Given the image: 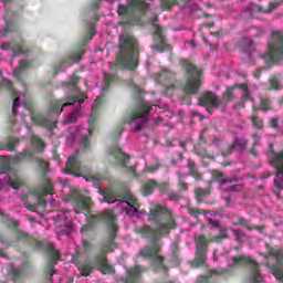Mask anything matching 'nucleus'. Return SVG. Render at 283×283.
Masks as SVG:
<instances>
[{
  "label": "nucleus",
  "mask_w": 283,
  "mask_h": 283,
  "mask_svg": "<svg viewBox=\"0 0 283 283\" xmlns=\"http://www.w3.org/2000/svg\"><path fill=\"white\" fill-rule=\"evenodd\" d=\"M158 218H161L163 222L159 223L157 229H154L149 226H142L135 229L136 233H139L143 238L148 240H160L163 235L169 234L171 229H176V220L171 211L167 210L165 206L155 205L150 208V213L148 220L156 222Z\"/></svg>",
  "instance_id": "f257e3e1"
},
{
  "label": "nucleus",
  "mask_w": 283,
  "mask_h": 283,
  "mask_svg": "<svg viewBox=\"0 0 283 283\" xmlns=\"http://www.w3.org/2000/svg\"><path fill=\"white\" fill-rule=\"evenodd\" d=\"M93 220H104L108 224V244L102 248V254L95 259V264L104 275L112 274L114 273V268L107 264L105 253H112L114 251L112 244H114V238H116V232L118 231V226L115 222L116 216H114V212L105 210L104 212L93 214Z\"/></svg>",
  "instance_id": "f03ea898"
},
{
  "label": "nucleus",
  "mask_w": 283,
  "mask_h": 283,
  "mask_svg": "<svg viewBox=\"0 0 283 283\" xmlns=\"http://www.w3.org/2000/svg\"><path fill=\"white\" fill-rule=\"evenodd\" d=\"M138 43L136 39L128 33H123L119 38V55L116 59V65L136 70L138 67Z\"/></svg>",
  "instance_id": "7ed1b4c3"
},
{
  "label": "nucleus",
  "mask_w": 283,
  "mask_h": 283,
  "mask_svg": "<svg viewBox=\"0 0 283 283\" xmlns=\"http://www.w3.org/2000/svg\"><path fill=\"white\" fill-rule=\"evenodd\" d=\"M184 70H186L188 78L184 86V92L186 94H198L200 90V76H202V71L196 67L191 62L185 60L182 62Z\"/></svg>",
  "instance_id": "20e7f679"
},
{
  "label": "nucleus",
  "mask_w": 283,
  "mask_h": 283,
  "mask_svg": "<svg viewBox=\"0 0 283 283\" xmlns=\"http://www.w3.org/2000/svg\"><path fill=\"white\" fill-rule=\"evenodd\" d=\"M268 50L263 59L270 63H275L283 54V31H274L272 33V41L269 42Z\"/></svg>",
  "instance_id": "39448f33"
},
{
  "label": "nucleus",
  "mask_w": 283,
  "mask_h": 283,
  "mask_svg": "<svg viewBox=\"0 0 283 283\" xmlns=\"http://www.w3.org/2000/svg\"><path fill=\"white\" fill-rule=\"evenodd\" d=\"M33 193L38 200L36 203H29L28 196H25V195L21 196V200H22V202H24V205H25L27 209H29V211H34V209H36V207H45L46 202L43 200V198H45V196H48V193L52 195V181L46 180L45 186L40 190H35Z\"/></svg>",
  "instance_id": "423d86ee"
},
{
  "label": "nucleus",
  "mask_w": 283,
  "mask_h": 283,
  "mask_svg": "<svg viewBox=\"0 0 283 283\" xmlns=\"http://www.w3.org/2000/svg\"><path fill=\"white\" fill-rule=\"evenodd\" d=\"M220 238L216 237L213 239L208 240L206 235L197 234L195 237V242L197 247V258L195 259V263L197 266H202L205 264V260H207V248L209 242H218Z\"/></svg>",
  "instance_id": "0eeeda50"
},
{
  "label": "nucleus",
  "mask_w": 283,
  "mask_h": 283,
  "mask_svg": "<svg viewBox=\"0 0 283 283\" xmlns=\"http://www.w3.org/2000/svg\"><path fill=\"white\" fill-rule=\"evenodd\" d=\"M138 255H140V258H148L149 260H153L154 264L165 269V265L163 264L165 258L160 255V244L154 243L151 245H145L139 250Z\"/></svg>",
  "instance_id": "6e6552de"
},
{
  "label": "nucleus",
  "mask_w": 283,
  "mask_h": 283,
  "mask_svg": "<svg viewBox=\"0 0 283 283\" xmlns=\"http://www.w3.org/2000/svg\"><path fill=\"white\" fill-rule=\"evenodd\" d=\"M117 207L123 209V211H126L127 216H136L140 206L138 205V201L134 195L126 192L123 196V200L118 201Z\"/></svg>",
  "instance_id": "1a4fd4ad"
},
{
  "label": "nucleus",
  "mask_w": 283,
  "mask_h": 283,
  "mask_svg": "<svg viewBox=\"0 0 283 283\" xmlns=\"http://www.w3.org/2000/svg\"><path fill=\"white\" fill-rule=\"evenodd\" d=\"M233 264H250L251 269H252V281L254 283H261L264 282V277L262 276V274L260 273V270L258 268V263L255 261H253L251 258L249 256H244V255H239V256H233L232 258Z\"/></svg>",
  "instance_id": "9d476101"
},
{
  "label": "nucleus",
  "mask_w": 283,
  "mask_h": 283,
  "mask_svg": "<svg viewBox=\"0 0 283 283\" xmlns=\"http://www.w3.org/2000/svg\"><path fill=\"white\" fill-rule=\"evenodd\" d=\"M151 109V106L148 104H142L136 112L133 113V115L127 119V123H134V120H139L136 124L137 132H140L143 129V125L147 123V114H149V111Z\"/></svg>",
  "instance_id": "9b49d317"
},
{
  "label": "nucleus",
  "mask_w": 283,
  "mask_h": 283,
  "mask_svg": "<svg viewBox=\"0 0 283 283\" xmlns=\"http://www.w3.org/2000/svg\"><path fill=\"white\" fill-rule=\"evenodd\" d=\"M199 104L202 107H207V109H217L218 107H222V99L213 92H206L199 97Z\"/></svg>",
  "instance_id": "f8f14e48"
},
{
  "label": "nucleus",
  "mask_w": 283,
  "mask_h": 283,
  "mask_svg": "<svg viewBox=\"0 0 283 283\" xmlns=\"http://www.w3.org/2000/svg\"><path fill=\"white\" fill-rule=\"evenodd\" d=\"M64 171L73 174V176H83L85 174V167H82L81 161H78V154L69 157Z\"/></svg>",
  "instance_id": "ddd939ff"
},
{
  "label": "nucleus",
  "mask_w": 283,
  "mask_h": 283,
  "mask_svg": "<svg viewBox=\"0 0 283 283\" xmlns=\"http://www.w3.org/2000/svg\"><path fill=\"white\" fill-rule=\"evenodd\" d=\"M76 101L78 103H83V101H85V97L83 95H81V96H76V97H67L66 102H64L63 99L54 101L51 104V109H52V112H55L56 114H59V108L61 107V109H60V114H61V112H63L64 107H67V105H74V103H76Z\"/></svg>",
  "instance_id": "4468645a"
},
{
  "label": "nucleus",
  "mask_w": 283,
  "mask_h": 283,
  "mask_svg": "<svg viewBox=\"0 0 283 283\" xmlns=\"http://www.w3.org/2000/svg\"><path fill=\"white\" fill-rule=\"evenodd\" d=\"M154 41L155 44L151 46L153 50H156L157 52H163L165 48H167V44L165 43V35H163V28L156 24Z\"/></svg>",
  "instance_id": "2eb2a0df"
},
{
  "label": "nucleus",
  "mask_w": 283,
  "mask_h": 283,
  "mask_svg": "<svg viewBox=\"0 0 283 283\" xmlns=\"http://www.w3.org/2000/svg\"><path fill=\"white\" fill-rule=\"evenodd\" d=\"M129 8H136L137 10H147L149 8V3L143 0H134L130 7L119 6L117 12L118 14H129Z\"/></svg>",
  "instance_id": "dca6fc26"
},
{
  "label": "nucleus",
  "mask_w": 283,
  "mask_h": 283,
  "mask_svg": "<svg viewBox=\"0 0 283 283\" xmlns=\"http://www.w3.org/2000/svg\"><path fill=\"white\" fill-rule=\"evenodd\" d=\"M93 205L94 203L92 202V198L81 196L77 199V202L75 206V213H81L82 211H87V209H92Z\"/></svg>",
  "instance_id": "f3484780"
},
{
  "label": "nucleus",
  "mask_w": 283,
  "mask_h": 283,
  "mask_svg": "<svg viewBox=\"0 0 283 283\" xmlns=\"http://www.w3.org/2000/svg\"><path fill=\"white\" fill-rule=\"evenodd\" d=\"M233 224L240 226V227H245L248 231H253L255 229L256 231H264V226H251V221L242 218V217H237L232 220Z\"/></svg>",
  "instance_id": "a211bd4d"
},
{
  "label": "nucleus",
  "mask_w": 283,
  "mask_h": 283,
  "mask_svg": "<svg viewBox=\"0 0 283 283\" xmlns=\"http://www.w3.org/2000/svg\"><path fill=\"white\" fill-rule=\"evenodd\" d=\"M270 163L276 167L279 174H283V150L270 155Z\"/></svg>",
  "instance_id": "6ab92c4d"
},
{
  "label": "nucleus",
  "mask_w": 283,
  "mask_h": 283,
  "mask_svg": "<svg viewBox=\"0 0 283 283\" xmlns=\"http://www.w3.org/2000/svg\"><path fill=\"white\" fill-rule=\"evenodd\" d=\"M112 156H114V158H116V160H118L119 165H123V167H125V165H127V161L129 160V156L125 155L120 148H115L114 150H112Z\"/></svg>",
  "instance_id": "aec40b11"
},
{
  "label": "nucleus",
  "mask_w": 283,
  "mask_h": 283,
  "mask_svg": "<svg viewBox=\"0 0 283 283\" xmlns=\"http://www.w3.org/2000/svg\"><path fill=\"white\" fill-rule=\"evenodd\" d=\"M249 144V142L247 139H235L233 145L229 146L228 150L223 151V156H229V154H231V151H233V149H235V147H239V149H244L247 147V145Z\"/></svg>",
  "instance_id": "412c9836"
},
{
  "label": "nucleus",
  "mask_w": 283,
  "mask_h": 283,
  "mask_svg": "<svg viewBox=\"0 0 283 283\" xmlns=\"http://www.w3.org/2000/svg\"><path fill=\"white\" fill-rule=\"evenodd\" d=\"M8 185L11 186L12 189H19L20 187H23L24 182L18 175H9Z\"/></svg>",
  "instance_id": "4be33fe9"
},
{
  "label": "nucleus",
  "mask_w": 283,
  "mask_h": 283,
  "mask_svg": "<svg viewBox=\"0 0 283 283\" xmlns=\"http://www.w3.org/2000/svg\"><path fill=\"white\" fill-rule=\"evenodd\" d=\"M77 269L83 277H87L92 273L94 266L87 262H84L81 263Z\"/></svg>",
  "instance_id": "5701e85b"
},
{
  "label": "nucleus",
  "mask_w": 283,
  "mask_h": 283,
  "mask_svg": "<svg viewBox=\"0 0 283 283\" xmlns=\"http://www.w3.org/2000/svg\"><path fill=\"white\" fill-rule=\"evenodd\" d=\"M245 12H248L250 14V17H252V19H255L258 17V13L260 12H264V9H262V7L258 6V4H253L251 3Z\"/></svg>",
  "instance_id": "b1692460"
},
{
  "label": "nucleus",
  "mask_w": 283,
  "mask_h": 283,
  "mask_svg": "<svg viewBox=\"0 0 283 283\" xmlns=\"http://www.w3.org/2000/svg\"><path fill=\"white\" fill-rule=\"evenodd\" d=\"M259 109H261V112H271L273 109L271 107V99H269V97L260 96Z\"/></svg>",
  "instance_id": "393cba45"
},
{
  "label": "nucleus",
  "mask_w": 283,
  "mask_h": 283,
  "mask_svg": "<svg viewBox=\"0 0 283 283\" xmlns=\"http://www.w3.org/2000/svg\"><path fill=\"white\" fill-rule=\"evenodd\" d=\"M250 120L256 129H262L264 127V120L258 116V113H253L250 117Z\"/></svg>",
  "instance_id": "a878e982"
},
{
  "label": "nucleus",
  "mask_w": 283,
  "mask_h": 283,
  "mask_svg": "<svg viewBox=\"0 0 283 283\" xmlns=\"http://www.w3.org/2000/svg\"><path fill=\"white\" fill-rule=\"evenodd\" d=\"M212 178L217 180V182H220V185H228L229 182H232V180L224 179V174L220 170H213Z\"/></svg>",
  "instance_id": "bb28decb"
},
{
  "label": "nucleus",
  "mask_w": 283,
  "mask_h": 283,
  "mask_svg": "<svg viewBox=\"0 0 283 283\" xmlns=\"http://www.w3.org/2000/svg\"><path fill=\"white\" fill-rule=\"evenodd\" d=\"M78 118H81V109H76L75 112L69 114L65 117L64 123L66 125H70V123H76L78 120Z\"/></svg>",
  "instance_id": "cd10ccee"
},
{
  "label": "nucleus",
  "mask_w": 283,
  "mask_h": 283,
  "mask_svg": "<svg viewBox=\"0 0 283 283\" xmlns=\"http://www.w3.org/2000/svg\"><path fill=\"white\" fill-rule=\"evenodd\" d=\"M232 98H233V88H227L221 99L222 105H227V103H229V101H231Z\"/></svg>",
  "instance_id": "c85d7f7f"
},
{
  "label": "nucleus",
  "mask_w": 283,
  "mask_h": 283,
  "mask_svg": "<svg viewBox=\"0 0 283 283\" xmlns=\"http://www.w3.org/2000/svg\"><path fill=\"white\" fill-rule=\"evenodd\" d=\"M103 196H104L105 202H108V205H114V202H116V197L114 196V193L109 192L108 190H105L103 192Z\"/></svg>",
  "instance_id": "c756f323"
},
{
  "label": "nucleus",
  "mask_w": 283,
  "mask_h": 283,
  "mask_svg": "<svg viewBox=\"0 0 283 283\" xmlns=\"http://www.w3.org/2000/svg\"><path fill=\"white\" fill-rule=\"evenodd\" d=\"M30 65V63L25 60L20 61L19 66L17 67V70L13 71V76H19V74H21L22 70H25V67H28Z\"/></svg>",
  "instance_id": "7c9ffc66"
},
{
  "label": "nucleus",
  "mask_w": 283,
  "mask_h": 283,
  "mask_svg": "<svg viewBox=\"0 0 283 283\" xmlns=\"http://www.w3.org/2000/svg\"><path fill=\"white\" fill-rule=\"evenodd\" d=\"M140 273H143V271L140 270V266H138V265L128 270V276L130 277V280H134V277H138V275H140Z\"/></svg>",
  "instance_id": "2f4dec72"
},
{
  "label": "nucleus",
  "mask_w": 283,
  "mask_h": 283,
  "mask_svg": "<svg viewBox=\"0 0 283 283\" xmlns=\"http://www.w3.org/2000/svg\"><path fill=\"white\" fill-rule=\"evenodd\" d=\"M17 145H19V139L12 137L8 140L6 145V149H9V151H12L14 150V147H17Z\"/></svg>",
  "instance_id": "473e14b6"
},
{
  "label": "nucleus",
  "mask_w": 283,
  "mask_h": 283,
  "mask_svg": "<svg viewBox=\"0 0 283 283\" xmlns=\"http://www.w3.org/2000/svg\"><path fill=\"white\" fill-rule=\"evenodd\" d=\"M158 169H160V163L158 161V159H156V163L154 165L146 166L144 171H149L150 174H154V171H158Z\"/></svg>",
  "instance_id": "72a5a7b5"
},
{
  "label": "nucleus",
  "mask_w": 283,
  "mask_h": 283,
  "mask_svg": "<svg viewBox=\"0 0 283 283\" xmlns=\"http://www.w3.org/2000/svg\"><path fill=\"white\" fill-rule=\"evenodd\" d=\"M154 187H156V181L150 180L148 181L145 186H144V192L145 195H149L151 193V191H154Z\"/></svg>",
  "instance_id": "f704fd0d"
},
{
  "label": "nucleus",
  "mask_w": 283,
  "mask_h": 283,
  "mask_svg": "<svg viewBox=\"0 0 283 283\" xmlns=\"http://www.w3.org/2000/svg\"><path fill=\"white\" fill-rule=\"evenodd\" d=\"M48 249H49V253H50V256L52 258V260H59V251H56V249H54V244L49 243Z\"/></svg>",
  "instance_id": "c9c22d12"
},
{
  "label": "nucleus",
  "mask_w": 283,
  "mask_h": 283,
  "mask_svg": "<svg viewBox=\"0 0 283 283\" xmlns=\"http://www.w3.org/2000/svg\"><path fill=\"white\" fill-rule=\"evenodd\" d=\"M281 3L275 1V2H270L269 3V8L264 9L263 13L264 14H269L271 12H273V10H276V8H280Z\"/></svg>",
  "instance_id": "e433bc0d"
},
{
  "label": "nucleus",
  "mask_w": 283,
  "mask_h": 283,
  "mask_svg": "<svg viewBox=\"0 0 283 283\" xmlns=\"http://www.w3.org/2000/svg\"><path fill=\"white\" fill-rule=\"evenodd\" d=\"M270 85L272 90H280L282 86L280 85V78L273 76L270 78Z\"/></svg>",
  "instance_id": "4c0bfd02"
},
{
  "label": "nucleus",
  "mask_w": 283,
  "mask_h": 283,
  "mask_svg": "<svg viewBox=\"0 0 283 283\" xmlns=\"http://www.w3.org/2000/svg\"><path fill=\"white\" fill-rule=\"evenodd\" d=\"M188 213L193 218H198L201 213H207L205 210H199L198 208H188Z\"/></svg>",
  "instance_id": "58836bf2"
},
{
  "label": "nucleus",
  "mask_w": 283,
  "mask_h": 283,
  "mask_svg": "<svg viewBox=\"0 0 283 283\" xmlns=\"http://www.w3.org/2000/svg\"><path fill=\"white\" fill-rule=\"evenodd\" d=\"M32 145L34 147H38L39 150L43 149V147H45V145L41 142V139L36 136L32 137Z\"/></svg>",
  "instance_id": "ea45409f"
},
{
  "label": "nucleus",
  "mask_w": 283,
  "mask_h": 283,
  "mask_svg": "<svg viewBox=\"0 0 283 283\" xmlns=\"http://www.w3.org/2000/svg\"><path fill=\"white\" fill-rule=\"evenodd\" d=\"M65 229L66 230H62L59 232V238H61V235H63V234L70 235V232L72 231V223L71 222L66 223Z\"/></svg>",
  "instance_id": "a19ab883"
},
{
  "label": "nucleus",
  "mask_w": 283,
  "mask_h": 283,
  "mask_svg": "<svg viewBox=\"0 0 283 283\" xmlns=\"http://www.w3.org/2000/svg\"><path fill=\"white\" fill-rule=\"evenodd\" d=\"M112 81H114V75H112L109 73H105L104 74L105 87H109V83H112Z\"/></svg>",
  "instance_id": "79ce46f5"
},
{
  "label": "nucleus",
  "mask_w": 283,
  "mask_h": 283,
  "mask_svg": "<svg viewBox=\"0 0 283 283\" xmlns=\"http://www.w3.org/2000/svg\"><path fill=\"white\" fill-rule=\"evenodd\" d=\"M196 192V196H198L199 198H202L205 196H207V193H209V191H207L206 189H202V188H197L195 190Z\"/></svg>",
  "instance_id": "37998d69"
},
{
  "label": "nucleus",
  "mask_w": 283,
  "mask_h": 283,
  "mask_svg": "<svg viewBox=\"0 0 283 283\" xmlns=\"http://www.w3.org/2000/svg\"><path fill=\"white\" fill-rule=\"evenodd\" d=\"M40 125H42V127H52V125H54V123H52V122L49 120V119L41 118V119H40Z\"/></svg>",
  "instance_id": "c03bdc74"
},
{
  "label": "nucleus",
  "mask_w": 283,
  "mask_h": 283,
  "mask_svg": "<svg viewBox=\"0 0 283 283\" xmlns=\"http://www.w3.org/2000/svg\"><path fill=\"white\" fill-rule=\"evenodd\" d=\"M189 176H192L195 180H202V174L198 172V170H195L193 172H189Z\"/></svg>",
  "instance_id": "a18cd8bd"
},
{
  "label": "nucleus",
  "mask_w": 283,
  "mask_h": 283,
  "mask_svg": "<svg viewBox=\"0 0 283 283\" xmlns=\"http://www.w3.org/2000/svg\"><path fill=\"white\" fill-rule=\"evenodd\" d=\"M188 168L190 170V174H193V171H198V168H196V163L192 160H188Z\"/></svg>",
  "instance_id": "49530a36"
},
{
  "label": "nucleus",
  "mask_w": 283,
  "mask_h": 283,
  "mask_svg": "<svg viewBox=\"0 0 283 283\" xmlns=\"http://www.w3.org/2000/svg\"><path fill=\"white\" fill-rule=\"evenodd\" d=\"M161 81H165V78H174V73L171 72H164L160 74Z\"/></svg>",
  "instance_id": "de8ad7c7"
},
{
  "label": "nucleus",
  "mask_w": 283,
  "mask_h": 283,
  "mask_svg": "<svg viewBox=\"0 0 283 283\" xmlns=\"http://www.w3.org/2000/svg\"><path fill=\"white\" fill-rule=\"evenodd\" d=\"M280 122V118L274 117L270 120V127H273L274 129H277V123Z\"/></svg>",
  "instance_id": "09e8293b"
},
{
  "label": "nucleus",
  "mask_w": 283,
  "mask_h": 283,
  "mask_svg": "<svg viewBox=\"0 0 283 283\" xmlns=\"http://www.w3.org/2000/svg\"><path fill=\"white\" fill-rule=\"evenodd\" d=\"M274 185H275V187H277L279 189H283V179H282V178H276V179H274Z\"/></svg>",
  "instance_id": "8fccbe9b"
},
{
  "label": "nucleus",
  "mask_w": 283,
  "mask_h": 283,
  "mask_svg": "<svg viewBox=\"0 0 283 283\" xmlns=\"http://www.w3.org/2000/svg\"><path fill=\"white\" fill-rule=\"evenodd\" d=\"M274 276L276 277V280H283V270L274 271Z\"/></svg>",
  "instance_id": "3c124183"
},
{
  "label": "nucleus",
  "mask_w": 283,
  "mask_h": 283,
  "mask_svg": "<svg viewBox=\"0 0 283 283\" xmlns=\"http://www.w3.org/2000/svg\"><path fill=\"white\" fill-rule=\"evenodd\" d=\"M19 107V97L13 101L12 114H17V108Z\"/></svg>",
  "instance_id": "603ef678"
},
{
  "label": "nucleus",
  "mask_w": 283,
  "mask_h": 283,
  "mask_svg": "<svg viewBox=\"0 0 283 283\" xmlns=\"http://www.w3.org/2000/svg\"><path fill=\"white\" fill-rule=\"evenodd\" d=\"M81 54H83V51L81 53H76L71 57L73 63H78V61L81 60Z\"/></svg>",
  "instance_id": "864d4df0"
},
{
  "label": "nucleus",
  "mask_w": 283,
  "mask_h": 283,
  "mask_svg": "<svg viewBox=\"0 0 283 283\" xmlns=\"http://www.w3.org/2000/svg\"><path fill=\"white\" fill-rule=\"evenodd\" d=\"M208 224L214 229L220 227V223L218 221H213L212 219H208Z\"/></svg>",
  "instance_id": "5fc2aeb1"
},
{
  "label": "nucleus",
  "mask_w": 283,
  "mask_h": 283,
  "mask_svg": "<svg viewBox=\"0 0 283 283\" xmlns=\"http://www.w3.org/2000/svg\"><path fill=\"white\" fill-rule=\"evenodd\" d=\"M229 191H242V186L234 185L229 188Z\"/></svg>",
  "instance_id": "6e6d98bb"
},
{
  "label": "nucleus",
  "mask_w": 283,
  "mask_h": 283,
  "mask_svg": "<svg viewBox=\"0 0 283 283\" xmlns=\"http://www.w3.org/2000/svg\"><path fill=\"white\" fill-rule=\"evenodd\" d=\"M86 180H92L93 182H98V180H101V176L95 175V176L86 177Z\"/></svg>",
  "instance_id": "4d7b16f0"
},
{
  "label": "nucleus",
  "mask_w": 283,
  "mask_h": 283,
  "mask_svg": "<svg viewBox=\"0 0 283 283\" xmlns=\"http://www.w3.org/2000/svg\"><path fill=\"white\" fill-rule=\"evenodd\" d=\"M39 165H40L41 169H44V171H48V164H46V161L40 159L39 160Z\"/></svg>",
  "instance_id": "13d9d810"
},
{
  "label": "nucleus",
  "mask_w": 283,
  "mask_h": 283,
  "mask_svg": "<svg viewBox=\"0 0 283 283\" xmlns=\"http://www.w3.org/2000/svg\"><path fill=\"white\" fill-rule=\"evenodd\" d=\"M127 172L130 174V176H136V166L128 167Z\"/></svg>",
  "instance_id": "bf43d9fd"
},
{
  "label": "nucleus",
  "mask_w": 283,
  "mask_h": 283,
  "mask_svg": "<svg viewBox=\"0 0 283 283\" xmlns=\"http://www.w3.org/2000/svg\"><path fill=\"white\" fill-rule=\"evenodd\" d=\"M179 187H180V189H182L184 191H187V189H189V186H188L187 182H185V181H180V182H179Z\"/></svg>",
  "instance_id": "052dcab7"
},
{
  "label": "nucleus",
  "mask_w": 283,
  "mask_h": 283,
  "mask_svg": "<svg viewBox=\"0 0 283 283\" xmlns=\"http://www.w3.org/2000/svg\"><path fill=\"white\" fill-rule=\"evenodd\" d=\"M25 50H23V48L19 46L17 51H14V56L19 55V54H25Z\"/></svg>",
  "instance_id": "680f3d73"
},
{
  "label": "nucleus",
  "mask_w": 283,
  "mask_h": 283,
  "mask_svg": "<svg viewBox=\"0 0 283 283\" xmlns=\"http://www.w3.org/2000/svg\"><path fill=\"white\" fill-rule=\"evenodd\" d=\"M82 145H83L84 147H87V145H88L87 136H83V137H82Z\"/></svg>",
  "instance_id": "e2e57ef3"
},
{
  "label": "nucleus",
  "mask_w": 283,
  "mask_h": 283,
  "mask_svg": "<svg viewBox=\"0 0 283 283\" xmlns=\"http://www.w3.org/2000/svg\"><path fill=\"white\" fill-rule=\"evenodd\" d=\"M256 34L255 36H261V34L264 33V30H262V28H255Z\"/></svg>",
  "instance_id": "0e129e2a"
},
{
  "label": "nucleus",
  "mask_w": 283,
  "mask_h": 283,
  "mask_svg": "<svg viewBox=\"0 0 283 283\" xmlns=\"http://www.w3.org/2000/svg\"><path fill=\"white\" fill-rule=\"evenodd\" d=\"M1 50H10V43H3Z\"/></svg>",
  "instance_id": "69168bd1"
},
{
  "label": "nucleus",
  "mask_w": 283,
  "mask_h": 283,
  "mask_svg": "<svg viewBox=\"0 0 283 283\" xmlns=\"http://www.w3.org/2000/svg\"><path fill=\"white\" fill-rule=\"evenodd\" d=\"M253 138H254V145H258L259 140H260V136L258 135H253Z\"/></svg>",
  "instance_id": "338daca9"
},
{
  "label": "nucleus",
  "mask_w": 283,
  "mask_h": 283,
  "mask_svg": "<svg viewBox=\"0 0 283 283\" xmlns=\"http://www.w3.org/2000/svg\"><path fill=\"white\" fill-rule=\"evenodd\" d=\"M232 231H233L234 235H239L240 233H242V230H240V229H234Z\"/></svg>",
  "instance_id": "774afa93"
}]
</instances>
